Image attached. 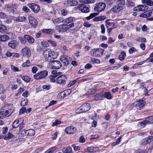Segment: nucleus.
Masks as SVG:
<instances>
[{
    "label": "nucleus",
    "mask_w": 153,
    "mask_h": 153,
    "mask_svg": "<svg viewBox=\"0 0 153 153\" xmlns=\"http://www.w3.org/2000/svg\"><path fill=\"white\" fill-rule=\"evenodd\" d=\"M19 43L18 41L14 40L10 41L8 44V45L9 47L13 48H15L18 46Z\"/></svg>",
    "instance_id": "nucleus-20"
},
{
    "label": "nucleus",
    "mask_w": 153,
    "mask_h": 153,
    "mask_svg": "<svg viewBox=\"0 0 153 153\" xmlns=\"http://www.w3.org/2000/svg\"><path fill=\"white\" fill-rule=\"evenodd\" d=\"M142 2L143 4L149 6L153 5V1L152 0H142Z\"/></svg>",
    "instance_id": "nucleus-27"
},
{
    "label": "nucleus",
    "mask_w": 153,
    "mask_h": 153,
    "mask_svg": "<svg viewBox=\"0 0 153 153\" xmlns=\"http://www.w3.org/2000/svg\"><path fill=\"white\" fill-rule=\"evenodd\" d=\"M27 5L35 13H37L40 10L39 6L35 3L28 4Z\"/></svg>",
    "instance_id": "nucleus-8"
},
{
    "label": "nucleus",
    "mask_w": 153,
    "mask_h": 153,
    "mask_svg": "<svg viewBox=\"0 0 153 153\" xmlns=\"http://www.w3.org/2000/svg\"><path fill=\"white\" fill-rule=\"evenodd\" d=\"M137 50L134 47H132L128 50V52L130 54L134 52H136Z\"/></svg>",
    "instance_id": "nucleus-53"
},
{
    "label": "nucleus",
    "mask_w": 153,
    "mask_h": 153,
    "mask_svg": "<svg viewBox=\"0 0 153 153\" xmlns=\"http://www.w3.org/2000/svg\"><path fill=\"white\" fill-rule=\"evenodd\" d=\"M42 32L43 33H45L48 34H52L53 32V30L51 29H44L42 30Z\"/></svg>",
    "instance_id": "nucleus-39"
},
{
    "label": "nucleus",
    "mask_w": 153,
    "mask_h": 153,
    "mask_svg": "<svg viewBox=\"0 0 153 153\" xmlns=\"http://www.w3.org/2000/svg\"><path fill=\"white\" fill-rule=\"evenodd\" d=\"M135 107L137 108H140L143 107L146 104V102L141 100H139L135 102Z\"/></svg>",
    "instance_id": "nucleus-19"
},
{
    "label": "nucleus",
    "mask_w": 153,
    "mask_h": 153,
    "mask_svg": "<svg viewBox=\"0 0 153 153\" xmlns=\"http://www.w3.org/2000/svg\"><path fill=\"white\" fill-rule=\"evenodd\" d=\"M94 10L98 12H101L103 11L106 7V4L102 2H99L94 4Z\"/></svg>",
    "instance_id": "nucleus-3"
},
{
    "label": "nucleus",
    "mask_w": 153,
    "mask_h": 153,
    "mask_svg": "<svg viewBox=\"0 0 153 153\" xmlns=\"http://www.w3.org/2000/svg\"><path fill=\"white\" fill-rule=\"evenodd\" d=\"M11 67L12 69L13 70V71H20V70H19L18 68L14 66L13 65H11Z\"/></svg>",
    "instance_id": "nucleus-55"
},
{
    "label": "nucleus",
    "mask_w": 153,
    "mask_h": 153,
    "mask_svg": "<svg viewBox=\"0 0 153 153\" xmlns=\"http://www.w3.org/2000/svg\"><path fill=\"white\" fill-rule=\"evenodd\" d=\"M27 130H23L20 131L21 134L23 136L27 135Z\"/></svg>",
    "instance_id": "nucleus-64"
},
{
    "label": "nucleus",
    "mask_w": 153,
    "mask_h": 153,
    "mask_svg": "<svg viewBox=\"0 0 153 153\" xmlns=\"http://www.w3.org/2000/svg\"><path fill=\"white\" fill-rule=\"evenodd\" d=\"M63 153H72V149L71 147L63 148L62 149Z\"/></svg>",
    "instance_id": "nucleus-28"
},
{
    "label": "nucleus",
    "mask_w": 153,
    "mask_h": 153,
    "mask_svg": "<svg viewBox=\"0 0 153 153\" xmlns=\"http://www.w3.org/2000/svg\"><path fill=\"white\" fill-rule=\"evenodd\" d=\"M67 79L66 76L64 75H60L56 78V83L62 85H65L66 83Z\"/></svg>",
    "instance_id": "nucleus-5"
},
{
    "label": "nucleus",
    "mask_w": 153,
    "mask_h": 153,
    "mask_svg": "<svg viewBox=\"0 0 153 153\" xmlns=\"http://www.w3.org/2000/svg\"><path fill=\"white\" fill-rule=\"evenodd\" d=\"M108 99H111V96L110 93L109 92H106L104 93L103 96Z\"/></svg>",
    "instance_id": "nucleus-45"
},
{
    "label": "nucleus",
    "mask_w": 153,
    "mask_h": 153,
    "mask_svg": "<svg viewBox=\"0 0 153 153\" xmlns=\"http://www.w3.org/2000/svg\"><path fill=\"white\" fill-rule=\"evenodd\" d=\"M149 143H150V141H149V139L148 137H147L142 140L140 145L144 146Z\"/></svg>",
    "instance_id": "nucleus-30"
},
{
    "label": "nucleus",
    "mask_w": 153,
    "mask_h": 153,
    "mask_svg": "<svg viewBox=\"0 0 153 153\" xmlns=\"http://www.w3.org/2000/svg\"><path fill=\"white\" fill-rule=\"evenodd\" d=\"M79 142L81 143H84L85 142V139L82 136H81L79 139Z\"/></svg>",
    "instance_id": "nucleus-59"
},
{
    "label": "nucleus",
    "mask_w": 153,
    "mask_h": 153,
    "mask_svg": "<svg viewBox=\"0 0 153 153\" xmlns=\"http://www.w3.org/2000/svg\"><path fill=\"white\" fill-rule=\"evenodd\" d=\"M60 60L65 65L68 64L71 61V59L68 56H61L60 58Z\"/></svg>",
    "instance_id": "nucleus-11"
},
{
    "label": "nucleus",
    "mask_w": 153,
    "mask_h": 153,
    "mask_svg": "<svg viewBox=\"0 0 153 153\" xmlns=\"http://www.w3.org/2000/svg\"><path fill=\"white\" fill-rule=\"evenodd\" d=\"M56 29L59 32L64 33L66 32L68 30L67 25L65 24L57 26L56 27Z\"/></svg>",
    "instance_id": "nucleus-14"
},
{
    "label": "nucleus",
    "mask_w": 153,
    "mask_h": 153,
    "mask_svg": "<svg viewBox=\"0 0 153 153\" xmlns=\"http://www.w3.org/2000/svg\"><path fill=\"white\" fill-rule=\"evenodd\" d=\"M13 136V134L9 133L8 134L3 136V137L4 139L7 140L12 138Z\"/></svg>",
    "instance_id": "nucleus-37"
},
{
    "label": "nucleus",
    "mask_w": 153,
    "mask_h": 153,
    "mask_svg": "<svg viewBox=\"0 0 153 153\" xmlns=\"http://www.w3.org/2000/svg\"><path fill=\"white\" fill-rule=\"evenodd\" d=\"M4 108V110L1 112L2 115L4 117H8L13 112L14 107L11 105H6Z\"/></svg>",
    "instance_id": "nucleus-2"
},
{
    "label": "nucleus",
    "mask_w": 153,
    "mask_h": 153,
    "mask_svg": "<svg viewBox=\"0 0 153 153\" xmlns=\"http://www.w3.org/2000/svg\"><path fill=\"white\" fill-rule=\"evenodd\" d=\"M24 120L22 119L16 120H15L12 124V127L13 128H15L19 126V129H22L23 127V122Z\"/></svg>",
    "instance_id": "nucleus-6"
},
{
    "label": "nucleus",
    "mask_w": 153,
    "mask_h": 153,
    "mask_svg": "<svg viewBox=\"0 0 153 153\" xmlns=\"http://www.w3.org/2000/svg\"><path fill=\"white\" fill-rule=\"evenodd\" d=\"M136 41L137 42H145L146 41V39L145 38H138L136 39Z\"/></svg>",
    "instance_id": "nucleus-49"
},
{
    "label": "nucleus",
    "mask_w": 153,
    "mask_h": 153,
    "mask_svg": "<svg viewBox=\"0 0 153 153\" xmlns=\"http://www.w3.org/2000/svg\"><path fill=\"white\" fill-rule=\"evenodd\" d=\"M139 124L142 127H144L145 126L146 124H147V122L146 120H143L142 122H140L139 123Z\"/></svg>",
    "instance_id": "nucleus-50"
},
{
    "label": "nucleus",
    "mask_w": 153,
    "mask_h": 153,
    "mask_svg": "<svg viewBox=\"0 0 153 153\" xmlns=\"http://www.w3.org/2000/svg\"><path fill=\"white\" fill-rule=\"evenodd\" d=\"M22 79L26 82H30V77L27 76H22Z\"/></svg>",
    "instance_id": "nucleus-40"
},
{
    "label": "nucleus",
    "mask_w": 153,
    "mask_h": 153,
    "mask_svg": "<svg viewBox=\"0 0 153 153\" xmlns=\"http://www.w3.org/2000/svg\"><path fill=\"white\" fill-rule=\"evenodd\" d=\"M28 102L27 100H24L22 101L21 103V106H25L27 105L28 104Z\"/></svg>",
    "instance_id": "nucleus-57"
},
{
    "label": "nucleus",
    "mask_w": 153,
    "mask_h": 153,
    "mask_svg": "<svg viewBox=\"0 0 153 153\" xmlns=\"http://www.w3.org/2000/svg\"><path fill=\"white\" fill-rule=\"evenodd\" d=\"M126 55V54L124 52H121L119 56V59L121 61L123 60L124 59V56Z\"/></svg>",
    "instance_id": "nucleus-41"
},
{
    "label": "nucleus",
    "mask_w": 153,
    "mask_h": 153,
    "mask_svg": "<svg viewBox=\"0 0 153 153\" xmlns=\"http://www.w3.org/2000/svg\"><path fill=\"white\" fill-rule=\"evenodd\" d=\"M26 19V18L24 16H19L15 18V20L17 22H23Z\"/></svg>",
    "instance_id": "nucleus-31"
},
{
    "label": "nucleus",
    "mask_w": 153,
    "mask_h": 153,
    "mask_svg": "<svg viewBox=\"0 0 153 153\" xmlns=\"http://www.w3.org/2000/svg\"><path fill=\"white\" fill-rule=\"evenodd\" d=\"M103 94L101 93L97 94L94 97V99L97 101L102 100L103 99Z\"/></svg>",
    "instance_id": "nucleus-29"
},
{
    "label": "nucleus",
    "mask_w": 153,
    "mask_h": 153,
    "mask_svg": "<svg viewBox=\"0 0 153 153\" xmlns=\"http://www.w3.org/2000/svg\"><path fill=\"white\" fill-rule=\"evenodd\" d=\"M28 19L29 23L32 26L34 27L37 26L38 22L34 17L31 16H29Z\"/></svg>",
    "instance_id": "nucleus-16"
},
{
    "label": "nucleus",
    "mask_w": 153,
    "mask_h": 153,
    "mask_svg": "<svg viewBox=\"0 0 153 153\" xmlns=\"http://www.w3.org/2000/svg\"><path fill=\"white\" fill-rule=\"evenodd\" d=\"M65 132L68 134H73L76 131V128L74 126H71L67 127L65 129Z\"/></svg>",
    "instance_id": "nucleus-18"
},
{
    "label": "nucleus",
    "mask_w": 153,
    "mask_h": 153,
    "mask_svg": "<svg viewBox=\"0 0 153 153\" xmlns=\"http://www.w3.org/2000/svg\"><path fill=\"white\" fill-rule=\"evenodd\" d=\"M101 33L103 34L105 32V26L103 24H102L101 25Z\"/></svg>",
    "instance_id": "nucleus-61"
},
{
    "label": "nucleus",
    "mask_w": 153,
    "mask_h": 153,
    "mask_svg": "<svg viewBox=\"0 0 153 153\" xmlns=\"http://www.w3.org/2000/svg\"><path fill=\"white\" fill-rule=\"evenodd\" d=\"M91 61L93 64H99L100 63V60L97 59L92 58L91 59Z\"/></svg>",
    "instance_id": "nucleus-44"
},
{
    "label": "nucleus",
    "mask_w": 153,
    "mask_h": 153,
    "mask_svg": "<svg viewBox=\"0 0 153 153\" xmlns=\"http://www.w3.org/2000/svg\"><path fill=\"white\" fill-rule=\"evenodd\" d=\"M61 14L63 16H65L68 13V11L66 9H63L61 11Z\"/></svg>",
    "instance_id": "nucleus-54"
},
{
    "label": "nucleus",
    "mask_w": 153,
    "mask_h": 153,
    "mask_svg": "<svg viewBox=\"0 0 153 153\" xmlns=\"http://www.w3.org/2000/svg\"><path fill=\"white\" fill-rule=\"evenodd\" d=\"M148 8V7L147 6L140 5L134 7L133 10L137 11H144L147 10Z\"/></svg>",
    "instance_id": "nucleus-13"
},
{
    "label": "nucleus",
    "mask_w": 153,
    "mask_h": 153,
    "mask_svg": "<svg viewBox=\"0 0 153 153\" xmlns=\"http://www.w3.org/2000/svg\"><path fill=\"white\" fill-rule=\"evenodd\" d=\"M50 63H51V68L52 69H58L60 68L62 66L61 63L58 61H54L53 60L52 62H50Z\"/></svg>",
    "instance_id": "nucleus-10"
},
{
    "label": "nucleus",
    "mask_w": 153,
    "mask_h": 153,
    "mask_svg": "<svg viewBox=\"0 0 153 153\" xmlns=\"http://www.w3.org/2000/svg\"><path fill=\"white\" fill-rule=\"evenodd\" d=\"M84 112L88 111L91 108V105L88 103H85L81 106Z\"/></svg>",
    "instance_id": "nucleus-23"
},
{
    "label": "nucleus",
    "mask_w": 153,
    "mask_h": 153,
    "mask_svg": "<svg viewBox=\"0 0 153 153\" xmlns=\"http://www.w3.org/2000/svg\"><path fill=\"white\" fill-rule=\"evenodd\" d=\"M109 21V19H107L105 21V26L106 27H111L116 28L117 27V26L115 25V24L114 23L108 22Z\"/></svg>",
    "instance_id": "nucleus-22"
},
{
    "label": "nucleus",
    "mask_w": 153,
    "mask_h": 153,
    "mask_svg": "<svg viewBox=\"0 0 153 153\" xmlns=\"http://www.w3.org/2000/svg\"><path fill=\"white\" fill-rule=\"evenodd\" d=\"M9 39V37L6 35H4L1 36V41H5Z\"/></svg>",
    "instance_id": "nucleus-48"
},
{
    "label": "nucleus",
    "mask_w": 153,
    "mask_h": 153,
    "mask_svg": "<svg viewBox=\"0 0 153 153\" xmlns=\"http://www.w3.org/2000/svg\"><path fill=\"white\" fill-rule=\"evenodd\" d=\"M71 93V91L69 89L68 90H65L64 91L61 92L60 93V95L62 98H63L66 96L67 95H69L70 93Z\"/></svg>",
    "instance_id": "nucleus-24"
},
{
    "label": "nucleus",
    "mask_w": 153,
    "mask_h": 153,
    "mask_svg": "<svg viewBox=\"0 0 153 153\" xmlns=\"http://www.w3.org/2000/svg\"><path fill=\"white\" fill-rule=\"evenodd\" d=\"M24 37L25 39L30 43L32 44L34 42V39L31 36L28 35H24Z\"/></svg>",
    "instance_id": "nucleus-21"
},
{
    "label": "nucleus",
    "mask_w": 153,
    "mask_h": 153,
    "mask_svg": "<svg viewBox=\"0 0 153 153\" xmlns=\"http://www.w3.org/2000/svg\"><path fill=\"white\" fill-rule=\"evenodd\" d=\"M72 146L74 148V149L75 151H77L80 149V147L79 146H76L75 144H73Z\"/></svg>",
    "instance_id": "nucleus-63"
},
{
    "label": "nucleus",
    "mask_w": 153,
    "mask_h": 153,
    "mask_svg": "<svg viewBox=\"0 0 153 153\" xmlns=\"http://www.w3.org/2000/svg\"><path fill=\"white\" fill-rule=\"evenodd\" d=\"M27 135L32 136L33 135L35 134V131L32 129L27 130Z\"/></svg>",
    "instance_id": "nucleus-36"
},
{
    "label": "nucleus",
    "mask_w": 153,
    "mask_h": 153,
    "mask_svg": "<svg viewBox=\"0 0 153 153\" xmlns=\"http://www.w3.org/2000/svg\"><path fill=\"white\" fill-rule=\"evenodd\" d=\"M99 14L98 13H91L90 14L89 16L86 17V19L87 20H89V19L94 18L96 16H97Z\"/></svg>",
    "instance_id": "nucleus-34"
},
{
    "label": "nucleus",
    "mask_w": 153,
    "mask_h": 153,
    "mask_svg": "<svg viewBox=\"0 0 153 153\" xmlns=\"http://www.w3.org/2000/svg\"><path fill=\"white\" fill-rule=\"evenodd\" d=\"M56 77V76L54 75L53 76H50V80L51 82H55L56 81L55 80V78Z\"/></svg>",
    "instance_id": "nucleus-52"
},
{
    "label": "nucleus",
    "mask_w": 153,
    "mask_h": 153,
    "mask_svg": "<svg viewBox=\"0 0 153 153\" xmlns=\"http://www.w3.org/2000/svg\"><path fill=\"white\" fill-rule=\"evenodd\" d=\"M119 4L118 5H124L125 3L124 0H114Z\"/></svg>",
    "instance_id": "nucleus-46"
},
{
    "label": "nucleus",
    "mask_w": 153,
    "mask_h": 153,
    "mask_svg": "<svg viewBox=\"0 0 153 153\" xmlns=\"http://www.w3.org/2000/svg\"><path fill=\"white\" fill-rule=\"evenodd\" d=\"M75 112L76 113L80 114L83 113L84 112V111L83 110L82 107L81 106L75 111Z\"/></svg>",
    "instance_id": "nucleus-47"
},
{
    "label": "nucleus",
    "mask_w": 153,
    "mask_h": 153,
    "mask_svg": "<svg viewBox=\"0 0 153 153\" xmlns=\"http://www.w3.org/2000/svg\"><path fill=\"white\" fill-rule=\"evenodd\" d=\"M126 6L128 7H133L135 6L134 3L131 1H128L126 3Z\"/></svg>",
    "instance_id": "nucleus-43"
},
{
    "label": "nucleus",
    "mask_w": 153,
    "mask_h": 153,
    "mask_svg": "<svg viewBox=\"0 0 153 153\" xmlns=\"http://www.w3.org/2000/svg\"><path fill=\"white\" fill-rule=\"evenodd\" d=\"M123 10V7L120 5H115L111 8L110 10V12L112 13H119L122 11Z\"/></svg>",
    "instance_id": "nucleus-9"
},
{
    "label": "nucleus",
    "mask_w": 153,
    "mask_h": 153,
    "mask_svg": "<svg viewBox=\"0 0 153 153\" xmlns=\"http://www.w3.org/2000/svg\"><path fill=\"white\" fill-rule=\"evenodd\" d=\"M52 20L54 24L59 23L61 22L63 23V19L62 17L53 18Z\"/></svg>",
    "instance_id": "nucleus-26"
},
{
    "label": "nucleus",
    "mask_w": 153,
    "mask_h": 153,
    "mask_svg": "<svg viewBox=\"0 0 153 153\" xmlns=\"http://www.w3.org/2000/svg\"><path fill=\"white\" fill-rule=\"evenodd\" d=\"M79 9L82 13H87L89 12V10L88 7L85 4L78 5Z\"/></svg>",
    "instance_id": "nucleus-17"
},
{
    "label": "nucleus",
    "mask_w": 153,
    "mask_h": 153,
    "mask_svg": "<svg viewBox=\"0 0 153 153\" xmlns=\"http://www.w3.org/2000/svg\"><path fill=\"white\" fill-rule=\"evenodd\" d=\"M21 52L23 56L27 57L30 56L31 55L30 50L29 48L27 47H26L22 49Z\"/></svg>",
    "instance_id": "nucleus-12"
},
{
    "label": "nucleus",
    "mask_w": 153,
    "mask_h": 153,
    "mask_svg": "<svg viewBox=\"0 0 153 153\" xmlns=\"http://www.w3.org/2000/svg\"><path fill=\"white\" fill-rule=\"evenodd\" d=\"M147 122V124L153 123V116L146 118Z\"/></svg>",
    "instance_id": "nucleus-42"
},
{
    "label": "nucleus",
    "mask_w": 153,
    "mask_h": 153,
    "mask_svg": "<svg viewBox=\"0 0 153 153\" xmlns=\"http://www.w3.org/2000/svg\"><path fill=\"white\" fill-rule=\"evenodd\" d=\"M104 50L101 48L94 49L91 51L92 56H94L96 57H100L103 53Z\"/></svg>",
    "instance_id": "nucleus-4"
},
{
    "label": "nucleus",
    "mask_w": 153,
    "mask_h": 153,
    "mask_svg": "<svg viewBox=\"0 0 153 153\" xmlns=\"http://www.w3.org/2000/svg\"><path fill=\"white\" fill-rule=\"evenodd\" d=\"M61 122L60 121L58 120H56L55 122H53L52 124V126H54L57 125V124H59L61 123Z\"/></svg>",
    "instance_id": "nucleus-58"
},
{
    "label": "nucleus",
    "mask_w": 153,
    "mask_h": 153,
    "mask_svg": "<svg viewBox=\"0 0 153 153\" xmlns=\"http://www.w3.org/2000/svg\"><path fill=\"white\" fill-rule=\"evenodd\" d=\"M48 71L44 70L34 75V77L36 79H39L44 78L48 75Z\"/></svg>",
    "instance_id": "nucleus-7"
},
{
    "label": "nucleus",
    "mask_w": 153,
    "mask_h": 153,
    "mask_svg": "<svg viewBox=\"0 0 153 153\" xmlns=\"http://www.w3.org/2000/svg\"><path fill=\"white\" fill-rule=\"evenodd\" d=\"M105 19V17L104 16H97L95 18L93 19L94 21L96 22L98 21H100L104 20Z\"/></svg>",
    "instance_id": "nucleus-32"
},
{
    "label": "nucleus",
    "mask_w": 153,
    "mask_h": 153,
    "mask_svg": "<svg viewBox=\"0 0 153 153\" xmlns=\"http://www.w3.org/2000/svg\"><path fill=\"white\" fill-rule=\"evenodd\" d=\"M77 81V80H76V79L75 80L70 81L68 85V86L70 87L73 85Z\"/></svg>",
    "instance_id": "nucleus-51"
},
{
    "label": "nucleus",
    "mask_w": 153,
    "mask_h": 153,
    "mask_svg": "<svg viewBox=\"0 0 153 153\" xmlns=\"http://www.w3.org/2000/svg\"><path fill=\"white\" fill-rule=\"evenodd\" d=\"M146 13L147 15V17H150L152 15V11L151 10H148L146 12H144Z\"/></svg>",
    "instance_id": "nucleus-60"
},
{
    "label": "nucleus",
    "mask_w": 153,
    "mask_h": 153,
    "mask_svg": "<svg viewBox=\"0 0 153 153\" xmlns=\"http://www.w3.org/2000/svg\"><path fill=\"white\" fill-rule=\"evenodd\" d=\"M41 45L44 47H47L48 46V44L46 41H42L41 42Z\"/></svg>",
    "instance_id": "nucleus-56"
},
{
    "label": "nucleus",
    "mask_w": 153,
    "mask_h": 153,
    "mask_svg": "<svg viewBox=\"0 0 153 153\" xmlns=\"http://www.w3.org/2000/svg\"><path fill=\"white\" fill-rule=\"evenodd\" d=\"M7 31L6 27L4 25L0 24V32L4 33Z\"/></svg>",
    "instance_id": "nucleus-35"
},
{
    "label": "nucleus",
    "mask_w": 153,
    "mask_h": 153,
    "mask_svg": "<svg viewBox=\"0 0 153 153\" xmlns=\"http://www.w3.org/2000/svg\"><path fill=\"white\" fill-rule=\"evenodd\" d=\"M80 2L82 3L89 4L94 3V0H79Z\"/></svg>",
    "instance_id": "nucleus-33"
},
{
    "label": "nucleus",
    "mask_w": 153,
    "mask_h": 153,
    "mask_svg": "<svg viewBox=\"0 0 153 153\" xmlns=\"http://www.w3.org/2000/svg\"><path fill=\"white\" fill-rule=\"evenodd\" d=\"M74 19V18L73 17H70L65 19H63V23L67 25L70 23L73 22Z\"/></svg>",
    "instance_id": "nucleus-25"
},
{
    "label": "nucleus",
    "mask_w": 153,
    "mask_h": 153,
    "mask_svg": "<svg viewBox=\"0 0 153 153\" xmlns=\"http://www.w3.org/2000/svg\"><path fill=\"white\" fill-rule=\"evenodd\" d=\"M43 56L46 61L49 62H52L55 58L54 53L51 51L50 49H47L43 52Z\"/></svg>",
    "instance_id": "nucleus-1"
},
{
    "label": "nucleus",
    "mask_w": 153,
    "mask_h": 153,
    "mask_svg": "<svg viewBox=\"0 0 153 153\" xmlns=\"http://www.w3.org/2000/svg\"><path fill=\"white\" fill-rule=\"evenodd\" d=\"M22 10L25 12L27 13L30 11V10L27 7L24 6L22 8Z\"/></svg>",
    "instance_id": "nucleus-62"
},
{
    "label": "nucleus",
    "mask_w": 153,
    "mask_h": 153,
    "mask_svg": "<svg viewBox=\"0 0 153 153\" xmlns=\"http://www.w3.org/2000/svg\"><path fill=\"white\" fill-rule=\"evenodd\" d=\"M95 91L96 89L95 88H91L88 89V91H87V94L88 95L92 94L95 93Z\"/></svg>",
    "instance_id": "nucleus-38"
},
{
    "label": "nucleus",
    "mask_w": 153,
    "mask_h": 153,
    "mask_svg": "<svg viewBox=\"0 0 153 153\" xmlns=\"http://www.w3.org/2000/svg\"><path fill=\"white\" fill-rule=\"evenodd\" d=\"M78 4L76 1L74 0H68L65 1L64 4L66 6H76Z\"/></svg>",
    "instance_id": "nucleus-15"
}]
</instances>
